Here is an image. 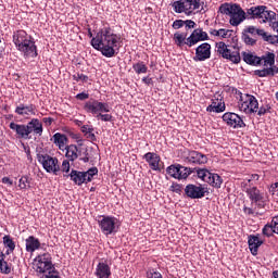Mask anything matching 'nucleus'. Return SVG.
Returning a JSON list of instances; mask_svg holds the SVG:
<instances>
[{"label":"nucleus","mask_w":278,"mask_h":278,"mask_svg":"<svg viewBox=\"0 0 278 278\" xmlns=\"http://www.w3.org/2000/svg\"><path fill=\"white\" fill-rule=\"evenodd\" d=\"M118 40H121V37L114 34L112 28L104 27L91 39V46L97 51H101L104 58H114L116 55L114 48L118 47Z\"/></svg>","instance_id":"obj_1"},{"label":"nucleus","mask_w":278,"mask_h":278,"mask_svg":"<svg viewBox=\"0 0 278 278\" xmlns=\"http://www.w3.org/2000/svg\"><path fill=\"white\" fill-rule=\"evenodd\" d=\"M249 10L251 9H248L247 12H244V10H242V7L237 3H223L219 7L220 14H226L227 16H230L229 23L230 25H232V27H238V25H240V23H242L243 21H247V18H261L262 23H264L266 17H253V15H249Z\"/></svg>","instance_id":"obj_2"},{"label":"nucleus","mask_w":278,"mask_h":278,"mask_svg":"<svg viewBox=\"0 0 278 278\" xmlns=\"http://www.w3.org/2000/svg\"><path fill=\"white\" fill-rule=\"evenodd\" d=\"M13 42L18 51L24 53L25 58H36L38 55L36 43L31 40V36L27 35V31L17 30L14 33Z\"/></svg>","instance_id":"obj_3"},{"label":"nucleus","mask_w":278,"mask_h":278,"mask_svg":"<svg viewBox=\"0 0 278 278\" xmlns=\"http://www.w3.org/2000/svg\"><path fill=\"white\" fill-rule=\"evenodd\" d=\"M84 110L89 114H97V118H100L104 123H110L112 121V115L102 114V112H110V105L105 102L89 100L85 103Z\"/></svg>","instance_id":"obj_4"},{"label":"nucleus","mask_w":278,"mask_h":278,"mask_svg":"<svg viewBox=\"0 0 278 278\" xmlns=\"http://www.w3.org/2000/svg\"><path fill=\"white\" fill-rule=\"evenodd\" d=\"M99 174V169L97 167H91L87 172H80L77 169H72L70 174H64L63 177L66 179H71L75 184V186H83V184H90L94 175Z\"/></svg>","instance_id":"obj_5"},{"label":"nucleus","mask_w":278,"mask_h":278,"mask_svg":"<svg viewBox=\"0 0 278 278\" xmlns=\"http://www.w3.org/2000/svg\"><path fill=\"white\" fill-rule=\"evenodd\" d=\"M169 5L176 14H186V16H192L194 10L201 8V0H176Z\"/></svg>","instance_id":"obj_6"},{"label":"nucleus","mask_w":278,"mask_h":278,"mask_svg":"<svg viewBox=\"0 0 278 278\" xmlns=\"http://www.w3.org/2000/svg\"><path fill=\"white\" fill-rule=\"evenodd\" d=\"M236 94L240 98L239 110L244 112V114H255V112L260 110V102H257L255 96L249 93L242 96V92L240 91L236 92Z\"/></svg>","instance_id":"obj_7"},{"label":"nucleus","mask_w":278,"mask_h":278,"mask_svg":"<svg viewBox=\"0 0 278 278\" xmlns=\"http://www.w3.org/2000/svg\"><path fill=\"white\" fill-rule=\"evenodd\" d=\"M37 160L47 173H53V175H58V173H60V161H58V157L38 153Z\"/></svg>","instance_id":"obj_8"},{"label":"nucleus","mask_w":278,"mask_h":278,"mask_svg":"<svg viewBox=\"0 0 278 278\" xmlns=\"http://www.w3.org/2000/svg\"><path fill=\"white\" fill-rule=\"evenodd\" d=\"M245 192L251 204L257 207V210H264V207H266V194L257 189V187L247 188Z\"/></svg>","instance_id":"obj_9"},{"label":"nucleus","mask_w":278,"mask_h":278,"mask_svg":"<svg viewBox=\"0 0 278 278\" xmlns=\"http://www.w3.org/2000/svg\"><path fill=\"white\" fill-rule=\"evenodd\" d=\"M217 53L224 58V60H229L233 64H240V52L239 51H231L227 43L219 41L216 43Z\"/></svg>","instance_id":"obj_10"},{"label":"nucleus","mask_w":278,"mask_h":278,"mask_svg":"<svg viewBox=\"0 0 278 278\" xmlns=\"http://www.w3.org/2000/svg\"><path fill=\"white\" fill-rule=\"evenodd\" d=\"M166 173L174 179H188L192 175V168L177 164L168 166Z\"/></svg>","instance_id":"obj_11"},{"label":"nucleus","mask_w":278,"mask_h":278,"mask_svg":"<svg viewBox=\"0 0 278 278\" xmlns=\"http://www.w3.org/2000/svg\"><path fill=\"white\" fill-rule=\"evenodd\" d=\"M222 118L224 123H226L228 127H232V129H242V127H247L242 117L233 112H226Z\"/></svg>","instance_id":"obj_12"},{"label":"nucleus","mask_w":278,"mask_h":278,"mask_svg":"<svg viewBox=\"0 0 278 278\" xmlns=\"http://www.w3.org/2000/svg\"><path fill=\"white\" fill-rule=\"evenodd\" d=\"M99 219V227L105 236H111V233H114L116 231V218L111 216L102 215Z\"/></svg>","instance_id":"obj_13"},{"label":"nucleus","mask_w":278,"mask_h":278,"mask_svg":"<svg viewBox=\"0 0 278 278\" xmlns=\"http://www.w3.org/2000/svg\"><path fill=\"white\" fill-rule=\"evenodd\" d=\"M212 58V46L207 42L201 43L195 49L194 62H205Z\"/></svg>","instance_id":"obj_14"},{"label":"nucleus","mask_w":278,"mask_h":278,"mask_svg":"<svg viewBox=\"0 0 278 278\" xmlns=\"http://www.w3.org/2000/svg\"><path fill=\"white\" fill-rule=\"evenodd\" d=\"M205 40H210L207 33L203 31V28H195L187 38V47H194L198 42H203Z\"/></svg>","instance_id":"obj_15"},{"label":"nucleus","mask_w":278,"mask_h":278,"mask_svg":"<svg viewBox=\"0 0 278 278\" xmlns=\"http://www.w3.org/2000/svg\"><path fill=\"white\" fill-rule=\"evenodd\" d=\"M207 192V189L201 185H187L185 188V194L189 199H203L205 197V193Z\"/></svg>","instance_id":"obj_16"},{"label":"nucleus","mask_w":278,"mask_h":278,"mask_svg":"<svg viewBox=\"0 0 278 278\" xmlns=\"http://www.w3.org/2000/svg\"><path fill=\"white\" fill-rule=\"evenodd\" d=\"M9 127L12 129V131H15L16 137L20 138V140H29L31 138L27 124H16L11 122Z\"/></svg>","instance_id":"obj_17"},{"label":"nucleus","mask_w":278,"mask_h":278,"mask_svg":"<svg viewBox=\"0 0 278 278\" xmlns=\"http://www.w3.org/2000/svg\"><path fill=\"white\" fill-rule=\"evenodd\" d=\"M28 134L34 136H42V122L38 118H33L30 122L27 123Z\"/></svg>","instance_id":"obj_18"},{"label":"nucleus","mask_w":278,"mask_h":278,"mask_svg":"<svg viewBox=\"0 0 278 278\" xmlns=\"http://www.w3.org/2000/svg\"><path fill=\"white\" fill-rule=\"evenodd\" d=\"M187 161L190 164H207V156L205 154H202L201 152L190 151L187 156Z\"/></svg>","instance_id":"obj_19"},{"label":"nucleus","mask_w":278,"mask_h":278,"mask_svg":"<svg viewBox=\"0 0 278 278\" xmlns=\"http://www.w3.org/2000/svg\"><path fill=\"white\" fill-rule=\"evenodd\" d=\"M143 157L152 170H160V155L154 152H148L143 155Z\"/></svg>","instance_id":"obj_20"},{"label":"nucleus","mask_w":278,"mask_h":278,"mask_svg":"<svg viewBox=\"0 0 278 278\" xmlns=\"http://www.w3.org/2000/svg\"><path fill=\"white\" fill-rule=\"evenodd\" d=\"M206 112H215L216 114L225 112V102H223V99H212V103L206 108Z\"/></svg>","instance_id":"obj_21"},{"label":"nucleus","mask_w":278,"mask_h":278,"mask_svg":"<svg viewBox=\"0 0 278 278\" xmlns=\"http://www.w3.org/2000/svg\"><path fill=\"white\" fill-rule=\"evenodd\" d=\"M248 244L252 255H257V251L264 244V241L260 240V237L252 235L249 237Z\"/></svg>","instance_id":"obj_22"},{"label":"nucleus","mask_w":278,"mask_h":278,"mask_svg":"<svg viewBox=\"0 0 278 278\" xmlns=\"http://www.w3.org/2000/svg\"><path fill=\"white\" fill-rule=\"evenodd\" d=\"M112 275V270L110 269V265L106 263H99L96 268V276L98 278H110Z\"/></svg>","instance_id":"obj_23"},{"label":"nucleus","mask_w":278,"mask_h":278,"mask_svg":"<svg viewBox=\"0 0 278 278\" xmlns=\"http://www.w3.org/2000/svg\"><path fill=\"white\" fill-rule=\"evenodd\" d=\"M35 110H36V105L34 104H29V105L20 104L15 109V114H18V116H29V114H36Z\"/></svg>","instance_id":"obj_24"},{"label":"nucleus","mask_w":278,"mask_h":278,"mask_svg":"<svg viewBox=\"0 0 278 278\" xmlns=\"http://www.w3.org/2000/svg\"><path fill=\"white\" fill-rule=\"evenodd\" d=\"M242 55L243 62L250 66H260V64H262V59L251 52H243Z\"/></svg>","instance_id":"obj_25"},{"label":"nucleus","mask_w":278,"mask_h":278,"mask_svg":"<svg viewBox=\"0 0 278 278\" xmlns=\"http://www.w3.org/2000/svg\"><path fill=\"white\" fill-rule=\"evenodd\" d=\"M65 151V157L68 160V162H75V160L79 157V149L76 144L66 146Z\"/></svg>","instance_id":"obj_26"},{"label":"nucleus","mask_w":278,"mask_h":278,"mask_svg":"<svg viewBox=\"0 0 278 278\" xmlns=\"http://www.w3.org/2000/svg\"><path fill=\"white\" fill-rule=\"evenodd\" d=\"M40 249V240L34 236H29L26 239V251L27 253H34V251H38Z\"/></svg>","instance_id":"obj_27"},{"label":"nucleus","mask_w":278,"mask_h":278,"mask_svg":"<svg viewBox=\"0 0 278 278\" xmlns=\"http://www.w3.org/2000/svg\"><path fill=\"white\" fill-rule=\"evenodd\" d=\"M53 262H42L40 263H35V270L36 273H39L40 275H43V273H51L53 269Z\"/></svg>","instance_id":"obj_28"},{"label":"nucleus","mask_w":278,"mask_h":278,"mask_svg":"<svg viewBox=\"0 0 278 278\" xmlns=\"http://www.w3.org/2000/svg\"><path fill=\"white\" fill-rule=\"evenodd\" d=\"M261 64L263 62V66H275V53L274 52H265L262 56H260Z\"/></svg>","instance_id":"obj_29"},{"label":"nucleus","mask_w":278,"mask_h":278,"mask_svg":"<svg viewBox=\"0 0 278 278\" xmlns=\"http://www.w3.org/2000/svg\"><path fill=\"white\" fill-rule=\"evenodd\" d=\"M0 273L2 275H10L12 273V263L5 262V254L0 255Z\"/></svg>","instance_id":"obj_30"},{"label":"nucleus","mask_w":278,"mask_h":278,"mask_svg":"<svg viewBox=\"0 0 278 278\" xmlns=\"http://www.w3.org/2000/svg\"><path fill=\"white\" fill-rule=\"evenodd\" d=\"M53 142L59 147V149H64V144L68 142V137L64 134L56 132L53 135Z\"/></svg>","instance_id":"obj_31"},{"label":"nucleus","mask_w":278,"mask_h":278,"mask_svg":"<svg viewBox=\"0 0 278 278\" xmlns=\"http://www.w3.org/2000/svg\"><path fill=\"white\" fill-rule=\"evenodd\" d=\"M174 42L177 47H184V45H188V34L187 33H175L174 34Z\"/></svg>","instance_id":"obj_32"},{"label":"nucleus","mask_w":278,"mask_h":278,"mask_svg":"<svg viewBox=\"0 0 278 278\" xmlns=\"http://www.w3.org/2000/svg\"><path fill=\"white\" fill-rule=\"evenodd\" d=\"M206 184H210L213 188H220V186H223V178L218 174L211 173Z\"/></svg>","instance_id":"obj_33"},{"label":"nucleus","mask_w":278,"mask_h":278,"mask_svg":"<svg viewBox=\"0 0 278 278\" xmlns=\"http://www.w3.org/2000/svg\"><path fill=\"white\" fill-rule=\"evenodd\" d=\"M192 173H197L198 177L202 179V181H205L207 184V180L210 177H212V173L207 169H201V168H191Z\"/></svg>","instance_id":"obj_34"},{"label":"nucleus","mask_w":278,"mask_h":278,"mask_svg":"<svg viewBox=\"0 0 278 278\" xmlns=\"http://www.w3.org/2000/svg\"><path fill=\"white\" fill-rule=\"evenodd\" d=\"M3 244L7 247L9 250L7 251V255H10V253H13L14 250L16 249V243L12 240V237L9 235L3 237Z\"/></svg>","instance_id":"obj_35"},{"label":"nucleus","mask_w":278,"mask_h":278,"mask_svg":"<svg viewBox=\"0 0 278 278\" xmlns=\"http://www.w3.org/2000/svg\"><path fill=\"white\" fill-rule=\"evenodd\" d=\"M132 70L137 75H142L149 71V67H147V64H144V62L139 61L138 63H135L132 65Z\"/></svg>","instance_id":"obj_36"},{"label":"nucleus","mask_w":278,"mask_h":278,"mask_svg":"<svg viewBox=\"0 0 278 278\" xmlns=\"http://www.w3.org/2000/svg\"><path fill=\"white\" fill-rule=\"evenodd\" d=\"M263 236H266V238H273L275 236V226H273V222L264 226Z\"/></svg>","instance_id":"obj_37"},{"label":"nucleus","mask_w":278,"mask_h":278,"mask_svg":"<svg viewBox=\"0 0 278 278\" xmlns=\"http://www.w3.org/2000/svg\"><path fill=\"white\" fill-rule=\"evenodd\" d=\"M31 180L29 179V176H22L18 182V188L21 190H27L28 188H31Z\"/></svg>","instance_id":"obj_38"},{"label":"nucleus","mask_w":278,"mask_h":278,"mask_svg":"<svg viewBox=\"0 0 278 278\" xmlns=\"http://www.w3.org/2000/svg\"><path fill=\"white\" fill-rule=\"evenodd\" d=\"M52 260L53 258L51 257L50 253H43L35 258V263H40V265L42 266V262H53Z\"/></svg>","instance_id":"obj_39"},{"label":"nucleus","mask_w":278,"mask_h":278,"mask_svg":"<svg viewBox=\"0 0 278 278\" xmlns=\"http://www.w3.org/2000/svg\"><path fill=\"white\" fill-rule=\"evenodd\" d=\"M254 75H256L257 77H270V72H269L268 67H266L263 70L254 71Z\"/></svg>","instance_id":"obj_40"},{"label":"nucleus","mask_w":278,"mask_h":278,"mask_svg":"<svg viewBox=\"0 0 278 278\" xmlns=\"http://www.w3.org/2000/svg\"><path fill=\"white\" fill-rule=\"evenodd\" d=\"M270 105L269 104H266L265 106H261L260 109H257V116H264V114H268L270 113Z\"/></svg>","instance_id":"obj_41"},{"label":"nucleus","mask_w":278,"mask_h":278,"mask_svg":"<svg viewBox=\"0 0 278 278\" xmlns=\"http://www.w3.org/2000/svg\"><path fill=\"white\" fill-rule=\"evenodd\" d=\"M242 40L245 42V45H250L251 47L257 42V40L251 38V36H249L247 33H243Z\"/></svg>","instance_id":"obj_42"},{"label":"nucleus","mask_w":278,"mask_h":278,"mask_svg":"<svg viewBox=\"0 0 278 278\" xmlns=\"http://www.w3.org/2000/svg\"><path fill=\"white\" fill-rule=\"evenodd\" d=\"M182 190H184V186H181L177 182H174L170 186V191L176 192V194H181Z\"/></svg>","instance_id":"obj_43"},{"label":"nucleus","mask_w":278,"mask_h":278,"mask_svg":"<svg viewBox=\"0 0 278 278\" xmlns=\"http://www.w3.org/2000/svg\"><path fill=\"white\" fill-rule=\"evenodd\" d=\"M61 170L62 173H66V175H68V173L71 172V163L68 162V160L63 161Z\"/></svg>","instance_id":"obj_44"},{"label":"nucleus","mask_w":278,"mask_h":278,"mask_svg":"<svg viewBox=\"0 0 278 278\" xmlns=\"http://www.w3.org/2000/svg\"><path fill=\"white\" fill-rule=\"evenodd\" d=\"M147 277L148 278H163L162 274H160L159 271H155V269H149L147 271Z\"/></svg>","instance_id":"obj_45"},{"label":"nucleus","mask_w":278,"mask_h":278,"mask_svg":"<svg viewBox=\"0 0 278 278\" xmlns=\"http://www.w3.org/2000/svg\"><path fill=\"white\" fill-rule=\"evenodd\" d=\"M277 38H278V35H267V37H265V42H269L270 45H278V41H277Z\"/></svg>","instance_id":"obj_46"},{"label":"nucleus","mask_w":278,"mask_h":278,"mask_svg":"<svg viewBox=\"0 0 278 278\" xmlns=\"http://www.w3.org/2000/svg\"><path fill=\"white\" fill-rule=\"evenodd\" d=\"M184 25H185L184 20H176V21H174L172 27H173V29H181V27H184Z\"/></svg>","instance_id":"obj_47"},{"label":"nucleus","mask_w":278,"mask_h":278,"mask_svg":"<svg viewBox=\"0 0 278 278\" xmlns=\"http://www.w3.org/2000/svg\"><path fill=\"white\" fill-rule=\"evenodd\" d=\"M185 26H186V29H194V27H197V23H194V21L192 20H186Z\"/></svg>","instance_id":"obj_48"},{"label":"nucleus","mask_w":278,"mask_h":278,"mask_svg":"<svg viewBox=\"0 0 278 278\" xmlns=\"http://www.w3.org/2000/svg\"><path fill=\"white\" fill-rule=\"evenodd\" d=\"M76 81H88V76L84 74H76L73 76Z\"/></svg>","instance_id":"obj_49"},{"label":"nucleus","mask_w":278,"mask_h":278,"mask_svg":"<svg viewBox=\"0 0 278 278\" xmlns=\"http://www.w3.org/2000/svg\"><path fill=\"white\" fill-rule=\"evenodd\" d=\"M268 70H269V77H275V75L278 74V67L275 64L269 65Z\"/></svg>","instance_id":"obj_50"},{"label":"nucleus","mask_w":278,"mask_h":278,"mask_svg":"<svg viewBox=\"0 0 278 278\" xmlns=\"http://www.w3.org/2000/svg\"><path fill=\"white\" fill-rule=\"evenodd\" d=\"M80 129H81V132L85 134L86 136H88L91 131H94V128L88 125H84Z\"/></svg>","instance_id":"obj_51"},{"label":"nucleus","mask_w":278,"mask_h":278,"mask_svg":"<svg viewBox=\"0 0 278 278\" xmlns=\"http://www.w3.org/2000/svg\"><path fill=\"white\" fill-rule=\"evenodd\" d=\"M271 225L274 226L275 233L278 235V215L274 216L271 219Z\"/></svg>","instance_id":"obj_52"},{"label":"nucleus","mask_w":278,"mask_h":278,"mask_svg":"<svg viewBox=\"0 0 278 278\" xmlns=\"http://www.w3.org/2000/svg\"><path fill=\"white\" fill-rule=\"evenodd\" d=\"M24 147V150H25V153H26V157L29 162H33V159H31V149L29 147H26L25 144H23Z\"/></svg>","instance_id":"obj_53"},{"label":"nucleus","mask_w":278,"mask_h":278,"mask_svg":"<svg viewBox=\"0 0 278 278\" xmlns=\"http://www.w3.org/2000/svg\"><path fill=\"white\" fill-rule=\"evenodd\" d=\"M89 97H90V94H88L86 92H81L76 96V99H78V101H86V99H89Z\"/></svg>","instance_id":"obj_54"},{"label":"nucleus","mask_w":278,"mask_h":278,"mask_svg":"<svg viewBox=\"0 0 278 278\" xmlns=\"http://www.w3.org/2000/svg\"><path fill=\"white\" fill-rule=\"evenodd\" d=\"M244 34H252L253 36L257 34V28H255V26H249L248 28L244 29Z\"/></svg>","instance_id":"obj_55"},{"label":"nucleus","mask_w":278,"mask_h":278,"mask_svg":"<svg viewBox=\"0 0 278 278\" xmlns=\"http://www.w3.org/2000/svg\"><path fill=\"white\" fill-rule=\"evenodd\" d=\"M256 35L261 36L263 38V40H266V37L268 36V34L266 31H264V29H256Z\"/></svg>","instance_id":"obj_56"},{"label":"nucleus","mask_w":278,"mask_h":278,"mask_svg":"<svg viewBox=\"0 0 278 278\" xmlns=\"http://www.w3.org/2000/svg\"><path fill=\"white\" fill-rule=\"evenodd\" d=\"M143 84H146L147 86H151V84H153V78L151 77H143L142 78Z\"/></svg>","instance_id":"obj_57"},{"label":"nucleus","mask_w":278,"mask_h":278,"mask_svg":"<svg viewBox=\"0 0 278 278\" xmlns=\"http://www.w3.org/2000/svg\"><path fill=\"white\" fill-rule=\"evenodd\" d=\"M228 34H229V30L224 29V28L219 29V36L222 38H227Z\"/></svg>","instance_id":"obj_58"},{"label":"nucleus","mask_w":278,"mask_h":278,"mask_svg":"<svg viewBox=\"0 0 278 278\" xmlns=\"http://www.w3.org/2000/svg\"><path fill=\"white\" fill-rule=\"evenodd\" d=\"M260 175L253 174L250 179H248V184H251V181H258Z\"/></svg>","instance_id":"obj_59"},{"label":"nucleus","mask_w":278,"mask_h":278,"mask_svg":"<svg viewBox=\"0 0 278 278\" xmlns=\"http://www.w3.org/2000/svg\"><path fill=\"white\" fill-rule=\"evenodd\" d=\"M87 138H89L91 142H97V136L92 131L87 135Z\"/></svg>","instance_id":"obj_60"},{"label":"nucleus","mask_w":278,"mask_h":278,"mask_svg":"<svg viewBox=\"0 0 278 278\" xmlns=\"http://www.w3.org/2000/svg\"><path fill=\"white\" fill-rule=\"evenodd\" d=\"M42 121H43V123H46V125H52V123H53L52 117H43Z\"/></svg>","instance_id":"obj_61"},{"label":"nucleus","mask_w":278,"mask_h":278,"mask_svg":"<svg viewBox=\"0 0 278 278\" xmlns=\"http://www.w3.org/2000/svg\"><path fill=\"white\" fill-rule=\"evenodd\" d=\"M243 212H244L245 214H249L250 216H251L252 214H255V212H253V208H251V207H244V208H243Z\"/></svg>","instance_id":"obj_62"},{"label":"nucleus","mask_w":278,"mask_h":278,"mask_svg":"<svg viewBox=\"0 0 278 278\" xmlns=\"http://www.w3.org/2000/svg\"><path fill=\"white\" fill-rule=\"evenodd\" d=\"M2 184H9V186H12V180L9 177H3Z\"/></svg>","instance_id":"obj_63"},{"label":"nucleus","mask_w":278,"mask_h":278,"mask_svg":"<svg viewBox=\"0 0 278 278\" xmlns=\"http://www.w3.org/2000/svg\"><path fill=\"white\" fill-rule=\"evenodd\" d=\"M210 34H211V36H219V30L212 29V30H210Z\"/></svg>","instance_id":"obj_64"}]
</instances>
